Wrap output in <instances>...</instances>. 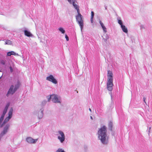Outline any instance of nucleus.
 <instances>
[{
    "label": "nucleus",
    "instance_id": "nucleus-34",
    "mask_svg": "<svg viewBox=\"0 0 152 152\" xmlns=\"http://www.w3.org/2000/svg\"><path fill=\"white\" fill-rule=\"evenodd\" d=\"M38 38H39V37H38ZM40 42H42V40H41L40 38Z\"/></svg>",
    "mask_w": 152,
    "mask_h": 152
},
{
    "label": "nucleus",
    "instance_id": "nucleus-39",
    "mask_svg": "<svg viewBox=\"0 0 152 152\" xmlns=\"http://www.w3.org/2000/svg\"><path fill=\"white\" fill-rule=\"evenodd\" d=\"M105 9H107V7H105Z\"/></svg>",
    "mask_w": 152,
    "mask_h": 152
},
{
    "label": "nucleus",
    "instance_id": "nucleus-38",
    "mask_svg": "<svg viewBox=\"0 0 152 152\" xmlns=\"http://www.w3.org/2000/svg\"><path fill=\"white\" fill-rule=\"evenodd\" d=\"M43 102H44L45 103L46 102L45 101H44Z\"/></svg>",
    "mask_w": 152,
    "mask_h": 152
},
{
    "label": "nucleus",
    "instance_id": "nucleus-12",
    "mask_svg": "<svg viewBox=\"0 0 152 152\" xmlns=\"http://www.w3.org/2000/svg\"><path fill=\"white\" fill-rule=\"evenodd\" d=\"M113 74L112 72L110 70L108 71L107 76L108 77L107 80H113Z\"/></svg>",
    "mask_w": 152,
    "mask_h": 152
},
{
    "label": "nucleus",
    "instance_id": "nucleus-16",
    "mask_svg": "<svg viewBox=\"0 0 152 152\" xmlns=\"http://www.w3.org/2000/svg\"><path fill=\"white\" fill-rule=\"evenodd\" d=\"M94 15V13L93 11L91 12V23H93V18Z\"/></svg>",
    "mask_w": 152,
    "mask_h": 152
},
{
    "label": "nucleus",
    "instance_id": "nucleus-20",
    "mask_svg": "<svg viewBox=\"0 0 152 152\" xmlns=\"http://www.w3.org/2000/svg\"><path fill=\"white\" fill-rule=\"evenodd\" d=\"M6 61L4 60H0V63L1 64L4 65L6 63Z\"/></svg>",
    "mask_w": 152,
    "mask_h": 152
},
{
    "label": "nucleus",
    "instance_id": "nucleus-5",
    "mask_svg": "<svg viewBox=\"0 0 152 152\" xmlns=\"http://www.w3.org/2000/svg\"><path fill=\"white\" fill-rule=\"evenodd\" d=\"M56 135L60 142L61 143H63L65 140V136L64 132L61 130H59L57 132Z\"/></svg>",
    "mask_w": 152,
    "mask_h": 152
},
{
    "label": "nucleus",
    "instance_id": "nucleus-15",
    "mask_svg": "<svg viewBox=\"0 0 152 152\" xmlns=\"http://www.w3.org/2000/svg\"><path fill=\"white\" fill-rule=\"evenodd\" d=\"M121 27L124 32L126 33H127L128 30L127 29V28L124 25H121Z\"/></svg>",
    "mask_w": 152,
    "mask_h": 152
},
{
    "label": "nucleus",
    "instance_id": "nucleus-37",
    "mask_svg": "<svg viewBox=\"0 0 152 152\" xmlns=\"http://www.w3.org/2000/svg\"><path fill=\"white\" fill-rule=\"evenodd\" d=\"M2 75H3V74H2ZM3 76V75H2V76L0 77V79L1 78V77H2Z\"/></svg>",
    "mask_w": 152,
    "mask_h": 152
},
{
    "label": "nucleus",
    "instance_id": "nucleus-24",
    "mask_svg": "<svg viewBox=\"0 0 152 152\" xmlns=\"http://www.w3.org/2000/svg\"><path fill=\"white\" fill-rule=\"evenodd\" d=\"M47 98L48 100V101H49L50 99H52V95H50V96H47Z\"/></svg>",
    "mask_w": 152,
    "mask_h": 152
},
{
    "label": "nucleus",
    "instance_id": "nucleus-7",
    "mask_svg": "<svg viewBox=\"0 0 152 152\" xmlns=\"http://www.w3.org/2000/svg\"><path fill=\"white\" fill-rule=\"evenodd\" d=\"M61 99L60 96L57 95H52V100L54 103H60Z\"/></svg>",
    "mask_w": 152,
    "mask_h": 152
},
{
    "label": "nucleus",
    "instance_id": "nucleus-30",
    "mask_svg": "<svg viewBox=\"0 0 152 152\" xmlns=\"http://www.w3.org/2000/svg\"><path fill=\"white\" fill-rule=\"evenodd\" d=\"M99 23L101 27L104 26L103 23L100 20L99 21Z\"/></svg>",
    "mask_w": 152,
    "mask_h": 152
},
{
    "label": "nucleus",
    "instance_id": "nucleus-31",
    "mask_svg": "<svg viewBox=\"0 0 152 152\" xmlns=\"http://www.w3.org/2000/svg\"><path fill=\"white\" fill-rule=\"evenodd\" d=\"M69 2H71L73 1H76V0H67Z\"/></svg>",
    "mask_w": 152,
    "mask_h": 152
},
{
    "label": "nucleus",
    "instance_id": "nucleus-2",
    "mask_svg": "<svg viewBox=\"0 0 152 152\" xmlns=\"http://www.w3.org/2000/svg\"><path fill=\"white\" fill-rule=\"evenodd\" d=\"M13 109L11 108L9 111L8 113V116L4 120L2 124L1 125L2 122L4 119V118L5 115L2 114L0 118V126L1 127L6 123L8 122L9 120L12 118V114Z\"/></svg>",
    "mask_w": 152,
    "mask_h": 152
},
{
    "label": "nucleus",
    "instance_id": "nucleus-35",
    "mask_svg": "<svg viewBox=\"0 0 152 152\" xmlns=\"http://www.w3.org/2000/svg\"><path fill=\"white\" fill-rule=\"evenodd\" d=\"M89 111H90V112H91V109L90 108H89Z\"/></svg>",
    "mask_w": 152,
    "mask_h": 152
},
{
    "label": "nucleus",
    "instance_id": "nucleus-13",
    "mask_svg": "<svg viewBox=\"0 0 152 152\" xmlns=\"http://www.w3.org/2000/svg\"><path fill=\"white\" fill-rule=\"evenodd\" d=\"M25 30L24 31V33L25 35L28 37H31L33 36L32 34L28 31L26 30V28H25Z\"/></svg>",
    "mask_w": 152,
    "mask_h": 152
},
{
    "label": "nucleus",
    "instance_id": "nucleus-9",
    "mask_svg": "<svg viewBox=\"0 0 152 152\" xmlns=\"http://www.w3.org/2000/svg\"><path fill=\"white\" fill-rule=\"evenodd\" d=\"M107 88L108 90L111 91L113 89V80H107Z\"/></svg>",
    "mask_w": 152,
    "mask_h": 152
},
{
    "label": "nucleus",
    "instance_id": "nucleus-17",
    "mask_svg": "<svg viewBox=\"0 0 152 152\" xmlns=\"http://www.w3.org/2000/svg\"><path fill=\"white\" fill-rule=\"evenodd\" d=\"M59 31L61 32L62 34H64L65 33V30L64 28L62 27H60L58 28Z\"/></svg>",
    "mask_w": 152,
    "mask_h": 152
},
{
    "label": "nucleus",
    "instance_id": "nucleus-23",
    "mask_svg": "<svg viewBox=\"0 0 152 152\" xmlns=\"http://www.w3.org/2000/svg\"><path fill=\"white\" fill-rule=\"evenodd\" d=\"M102 27L103 29L104 32L106 33L107 32V29L104 26H103Z\"/></svg>",
    "mask_w": 152,
    "mask_h": 152
},
{
    "label": "nucleus",
    "instance_id": "nucleus-29",
    "mask_svg": "<svg viewBox=\"0 0 152 152\" xmlns=\"http://www.w3.org/2000/svg\"><path fill=\"white\" fill-rule=\"evenodd\" d=\"M99 23L101 27L104 26L103 23L100 20L99 21Z\"/></svg>",
    "mask_w": 152,
    "mask_h": 152
},
{
    "label": "nucleus",
    "instance_id": "nucleus-28",
    "mask_svg": "<svg viewBox=\"0 0 152 152\" xmlns=\"http://www.w3.org/2000/svg\"><path fill=\"white\" fill-rule=\"evenodd\" d=\"M65 37L66 39V40L67 41H68L69 40V37H68V36L66 34H65Z\"/></svg>",
    "mask_w": 152,
    "mask_h": 152
},
{
    "label": "nucleus",
    "instance_id": "nucleus-36",
    "mask_svg": "<svg viewBox=\"0 0 152 152\" xmlns=\"http://www.w3.org/2000/svg\"><path fill=\"white\" fill-rule=\"evenodd\" d=\"M90 118H91V119H92V120L93 119V118H92V116H91V117H90Z\"/></svg>",
    "mask_w": 152,
    "mask_h": 152
},
{
    "label": "nucleus",
    "instance_id": "nucleus-11",
    "mask_svg": "<svg viewBox=\"0 0 152 152\" xmlns=\"http://www.w3.org/2000/svg\"><path fill=\"white\" fill-rule=\"evenodd\" d=\"M70 4H72L74 8L77 10V12H80L79 7L76 3V1H73L71 2H69Z\"/></svg>",
    "mask_w": 152,
    "mask_h": 152
},
{
    "label": "nucleus",
    "instance_id": "nucleus-19",
    "mask_svg": "<svg viewBox=\"0 0 152 152\" xmlns=\"http://www.w3.org/2000/svg\"><path fill=\"white\" fill-rule=\"evenodd\" d=\"M12 44V41L10 40H8L5 42V45H11Z\"/></svg>",
    "mask_w": 152,
    "mask_h": 152
},
{
    "label": "nucleus",
    "instance_id": "nucleus-25",
    "mask_svg": "<svg viewBox=\"0 0 152 152\" xmlns=\"http://www.w3.org/2000/svg\"><path fill=\"white\" fill-rule=\"evenodd\" d=\"M10 105V103H7V104H6V106H5V107L4 108L7 110Z\"/></svg>",
    "mask_w": 152,
    "mask_h": 152
},
{
    "label": "nucleus",
    "instance_id": "nucleus-8",
    "mask_svg": "<svg viewBox=\"0 0 152 152\" xmlns=\"http://www.w3.org/2000/svg\"><path fill=\"white\" fill-rule=\"evenodd\" d=\"M46 80L50 82H52L53 83L56 84L57 83V81L55 78H54L52 75H50L46 77Z\"/></svg>",
    "mask_w": 152,
    "mask_h": 152
},
{
    "label": "nucleus",
    "instance_id": "nucleus-40",
    "mask_svg": "<svg viewBox=\"0 0 152 152\" xmlns=\"http://www.w3.org/2000/svg\"><path fill=\"white\" fill-rule=\"evenodd\" d=\"M2 72L0 70V72Z\"/></svg>",
    "mask_w": 152,
    "mask_h": 152
},
{
    "label": "nucleus",
    "instance_id": "nucleus-6",
    "mask_svg": "<svg viewBox=\"0 0 152 152\" xmlns=\"http://www.w3.org/2000/svg\"><path fill=\"white\" fill-rule=\"evenodd\" d=\"M43 111L44 109L43 108H42L40 109L39 110L35 111L34 112V114L36 115H37L38 118L40 119L43 117Z\"/></svg>",
    "mask_w": 152,
    "mask_h": 152
},
{
    "label": "nucleus",
    "instance_id": "nucleus-10",
    "mask_svg": "<svg viewBox=\"0 0 152 152\" xmlns=\"http://www.w3.org/2000/svg\"><path fill=\"white\" fill-rule=\"evenodd\" d=\"M38 139H34L31 137H28L26 139V141L27 142L30 144H34L38 140Z\"/></svg>",
    "mask_w": 152,
    "mask_h": 152
},
{
    "label": "nucleus",
    "instance_id": "nucleus-1",
    "mask_svg": "<svg viewBox=\"0 0 152 152\" xmlns=\"http://www.w3.org/2000/svg\"><path fill=\"white\" fill-rule=\"evenodd\" d=\"M106 126H103L101 127L98 131V137L101 142L103 144H107L108 142L107 137V129Z\"/></svg>",
    "mask_w": 152,
    "mask_h": 152
},
{
    "label": "nucleus",
    "instance_id": "nucleus-26",
    "mask_svg": "<svg viewBox=\"0 0 152 152\" xmlns=\"http://www.w3.org/2000/svg\"><path fill=\"white\" fill-rule=\"evenodd\" d=\"M9 69H10V72H11V73L13 71V68L11 66H10L9 67Z\"/></svg>",
    "mask_w": 152,
    "mask_h": 152
},
{
    "label": "nucleus",
    "instance_id": "nucleus-32",
    "mask_svg": "<svg viewBox=\"0 0 152 152\" xmlns=\"http://www.w3.org/2000/svg\"><path fill=\"white\" fill-rule=\"evenodd\" d=\"M110 96H111V98H112V93L111 92H110Z\"/></svg>",
    "mask_w": 152,
    "mask_h": 152
},
{
    "label": "nucleus",
    "instance_id": "nucleus-33",
    "mask_svg": "<svg viewBox=\"0 0 152 152\" xmlns=\"http://www.w3.org/2000/svg\"><path fill=\"white\" fill-rule=\"evenodd\" d=\"M145 97H143V101L146 104V102H145Z\"/></svg>",
    "mask_w": 152,
    "mask_h": 152
},
{
    "label": "nucleus",
    "instance_id": "nucleus-14",
    "mask_svg": "<svg viewBox=\"0 0 152 152\" xmlns=\"http://www.w3.org/2000/svg\"><path fill=\"white\" fill-rule=\"evenodd\" d=\"M12 55H17L19 56V55L17 53H16L14 51H11L9 52H8L7 53V56H10Z\"/></svg>",
    "mask_w": 152,
    "mask_h": 152
},
{
    "label": "nucleus",
    "instance_id": "nucleus-22",
    "mask_svg": "<svg viewBox=\"0 0 152 152\" xmlns=\"http://www.w3.org/2000/svg\"><path fill=\"white\" fill-rule=\"evenodd\" d=\"M118 23L121 26V25H123V22L121 20H119L118 19Z\"/></svg>",
    "mask_w": 152,
    "mask_h": 152
},
{
    "label": "nucleus",
    "instance_id": "nucleus-4",
    "mask_svg": "<svg viewBox=\"0 0 152 152\" xmlns=\"http://www.w3.org/2000/svg\"><path fill=\"white\" fill-rule=\"evenodd\" d=\"M77 14L75 16L76 20L79 25L81 30L82 31L84 26L83 17L80 13V12H77Z\"/></svg>",
    "mask_w": 152,
    "mask_h": 152
},
{
    "label": "nucleus",
    "instance_id": "nucleus-18",
    "mask_svg": "<svg viewBox=\"0 0 152 152\" xmlns=\"http://www.w3.org/2000/svg\"><path fill=\"white\" fill-rule=\"evenodd\" d=\"M113 122L111 121L110 122L108 123V126L110 129L111 131L113 126Z\"/></svg>",
    "mask_w": 152,
    "mask_h": 152
},
{
    "label": "nucleus",
    "instance_id": "nucleus-21",
    "mask_svg": "<svg viewBox=\"0 0 152 152\" xmlns=\"http://www.w3.org/2000/svg\"><path fill=\"white\" fill-rule=\"evenodd\" d=\"M56 152H65L64 150L62 148H58Z\"/></svg>",
    "mask_w": 152,
    "mask_h": 152
},
{
    "label": "nucleus",
    "instance_id": "nucleus-27",
    "mask_svg": "<svg viewBox=\"0 0 152 152\" xmlns=\"http://www.w3.org/2000/svg\"><path fill=\"white\" fill-rule=\"evenodd\" d=\"M7 109H6L4 108V109L3 112V114L5 115L6 113H7Z\"/></svg>",
    "mask_w": 152,
    "mask_h": 152
},
{
    "label": "nucleus",
    "instance_id": "nucleus-3",
    "mask_svg": "<svg viewBox=\"0 0 152 152\" xmlns=\"http://www.w3.org/2000/svg\"><path fill=\"white\" fill-rule=\"evenodd\" d=\"M20 85L19 82H18L17 84L15 86L13 85H11L7 94V96L8 97L10 95L13 94L19 88Z\"/></svg>",
    "mask_w": 152,
    "mask_h": 152
}]
</instances>
